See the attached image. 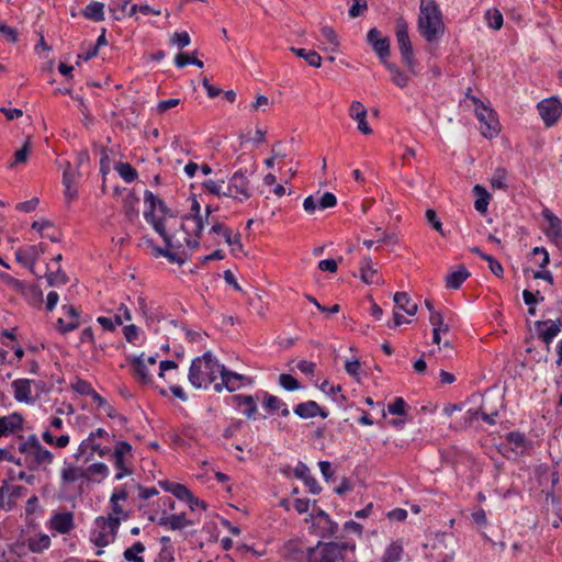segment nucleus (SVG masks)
Listing matches in <instances>:
<instances>
[{"instance_id": "18", "label": "nucleus", "mask_w": 562, "mask_h": 562, "mask_svg": "<svg viewBox=\"0 0 562 562\" xmlns=\"http://www.w3.org/2000/svg\"><path fill=\"white\" fill-rule=\"evenodd\" d=\"M48 528L60 535L69 533L75 528L74 514L71 512L55 513L48 521Z\"/></svg>"}, {"instance_id": "55", "label": "nucleus", "mask_w": 562, "mask_h": 562, "mask_svg": "<svg viewBox=\"0 0 562 562\" xmlns=\"http://www.w3.org/2000/svg\"><path fill=\"white\" fill-rule=\"evenodd\" d=\"M117 4L111 3L109 9L112 13L114 20L120 21L125 15L126 7L132 2V0H117Z\"/></svg>"}, {"instance_id": "34", "label": "nucleus", "mask_w": 562, "mask_h": 562, "mask_svg": "<svg viewBox=\"0 0 562 562\" xmlns=\"http://www.w3.org/2000/svg\"><path fill=\"white\" fill-rule=\"evenodd\" d=\"M394 303L396 308L404 311L406 314L413 316L417 312V304L414 303L406 292H396L394 294Z\"/></svg>"}, {"instance_id": "60", "label": "nucleus", "mask_w": 562, "mask_h": 562, "mask_svg": "<svg viewBox=\"0 0 562 562\" xmlns=\"http://www.w3.org/2000/svg\"><path fill=\"white\" fill-rule=\"evenodd\" d=\"M71 389L76 393L85 396H89L94 390L90 382L82 379H77L74 383H71Z\"/></svg>"}, {"instance_id": "52", "label": "nucleus", "mask_w": 562, "mask_h": 562, "mask_svg": "<svg viewBox=\"0 0 562 562\" xmlns=\"http://www.w3.org/2000/svg\"><path fill=\"white\" fill-rule=\"evenodd\" d=\"M132 363L134 367V371H135L136 375L139 378V380L143 383H147L150 380V375H149V372L146 368L144 360L142 358L137 357L133 360Z\"/></svg>"}, {"instance_id": "17", "label": "nucleus", "mask_w": 562, "mask_h": 562, "mask_svg": "<svg viewBox=\"0 0 562 562\" xmlns=\"http://www.w3.org/2000/svg\"><path fill=\"white\" fill-rule=\"evenodd\" d=\"M63 311L65 314V318L59 317L56 322V328L61 334L70 333L77 329L80 325L79 322V313L77 308L72 305H64Z\"/></svg>"}, {"instance_id": "32", "label": "nucleus", "mask_w": 562, "mask_h": 562, "mask_svg": "<svg viewBox=\"0 0 562 562\" xmlns=\"http://www.w3.org/2000/svg\"><path fill=\"white\" fill-rule=\"evenodd\" d=\"M293 412L303 419L313 418L319 413V405L315 401H306L294 406Z\"/></svg>"}, {"instance_id": "47", "label": "nucleus", "mask_w": 562, "mask_h": 562, "mask_svg": "<svg viewBox=\"0 0 562 562\" xmlns=\"http://www.w3.org/2000/svg\"><path fill=\"white\" fill-rule=\"evenodd\" d=\"M224 180L214 181L212 179L205 180L202 187L205 192L217 198L226 196V190L223 189Z\"/></svg>"}, {"instance_id": "63", "label": "nucleus", "mask_w": 562, "mask_h": 562, "mask_svg": "<svg viewBox=\"0 0 562 562\" xmlns=\"http://www.w3.org/2000/svg\"><path fill=\"white\" fill-rule=\"evenodd\" d=\"M482 259L488 263V268L494 276H496L497 278L503 277V266L496 258H494L492 255H484L482 256Z\"/></svg>"}, {"instance_id": "19", "label": "nucleus", "mask_w": 562, "mask_h": 562, "mask_svg": "<svg viewBox=\"0 0 562 562\" xmlns=\"http://www.w3.org/2000/svg\"><path fill=\"white\" fill-rule=\"evenodd\" d=\"M536 330L538 333V337L549 346L552 340L559 335L561 331V322L558 321L554 323L551 319L548 321H537L535 323Z\"/></svg>"}, {"instance_id": "13", "label": "nucleus", "mask_w": 562, "mask_h": 562, "mask_svg": "<svg viewBox=\"0 0 562 562\" xmlns=\"http://www.w3.org/2000/svg\"><path fill=\"white\" fill-rule=\"evenodd\" d=\"M367 42L383 65L389 63L387 58L390 56L391 41L387 36H383L380 30L373 27L367 33Z\"/></svg>"}, {"instance_id": "11", "label": "nucleus", "mask_w": 562, "mask_h": 562, "mask_svg": "<svg viewBox=\"0 0 562 562\" xmlns=\"http://www.w3.org/2000/svg\"><path fill=\"white\" fill-rule=\"evenodd\" d=\"M475 115L477 120L483 124L482 125V135L486 138H493L498 134V120L496 119V113L493 109L486 106L484 103L480 102L475 106Z\"/></svg>"}, {"instance_id": "43", "label": "nucleus", "mask_w": 562, "mask_h": 562, "mask_svg": "<svg viewBox=\"0 0 562 562\" xmlns=\"http://www.w3.org/2000/svg\"><path fill=\"white\" fill-rule=\"evenodd\" d=\"M145 551V546L140 541H136L131 548H127L123 557L128 562H145L144 558L138 555Z\"/></svg>"}, {"instance_id": "5", "label": "nucleus", "mask_w": 562, "mask_h": 562, "mask_svg": "<svg viewBox=\"0 0 562 562\" xmlns=\"http://www.w3.org/2000/svg\"><path fill=\"white\" fill-rule=\"evenodd\" d=\"M395 37L403 63L409 72L416 74V59L408 34V22L404 16H398L395 20Z\"/></svg>"}, {"instance_id": "6", "label": "nucleus", "mask_w": 562, "mask_h": 562, "mask_svg": "<svg viewBox=\"0 0 562 562\" xmlns=\"http://www.w3.org/2000/svg\"><path fill=\"white\" fill-rule=\"evenodd\" d=\"M133 448L131 443H128L125 440L116 441L113 448V452L111 453V460L113 461V464L117 470L114 480L120 481L133 473Z\"/></svg>"}, {"instance_id": "51", "label": "nucleus", "mask_w": 562, "mask_h": 562, "mask_svg": "<svg viewBox=\"0 0 562 562\" xmlns=\"http://www.w3.org/2000/svg\"><path fill=\"white\" fill-rule=\"evenodd\" d=\"M175 64L178 68H183L187 65H194L199 68L203 67V61L195 58L194 56H190L186 53H179L175 58Z\"/></svg>"}, {"instance_id": "45", "label": "nucleus", "mask_w": 562, "mask_h": 562, "mask_svg": "<svg viewBox=\"0 0 562 562\" xmlns=\"http://www.w3.org/2000/svg\"><path fill=\"white\" fill-rule=\"evenodd\" d=\"M50 546V539L47 535L41 533L36 538L29 539V549L34 553H40Z\"/></svg>"}, {"instance_id": "30", "label": "nucleus", "mask_w": 562, "mask_h": 562, "mask_svg": "<svg viewBox=\"0 0 562 562\" xmlns=\"http://www.w3.org/2000/svg\"><path fill=\"white\" fill-rule=\"evenodd\" d=\"M470 276V272L464 266H459L456 271L446 277V288L458 290Z\"/></svg>"}, {"instance_id": "41", "label": "nucleus", "mask_w": 562, "mask_h": 562, "mask_svg": "<svg viewBox=\"0 0 562 562\" xmlns=\"http://www.w3.org/2000/svg\"><path fill=\"white\" fill-rule=\"evenodd\" d=\"M94 524H101L103 526H106L108 530H109V533H110V537H111L112 541H114L115 536H116L117 530H119L120 525H121V519H120V517H116V516H113V515L110 514L108 517L98 516L94 519Z\"/></svg>"}, {"instance_id": "59", "label": "nucleus", "mask_w": 562, "mask_h": 562, "mask_svg": "<svg viewBox=\"0 0 562 562\" xmlns=\"http://www.w3.org/2000/svg\"><path fill=\"white\" fill-rule=\"evenodd\" d=\"M406 406L403 397H395L393 403L387 405V411L392 415L406 416Z\"/></svg>"}, {"instance_id": "31", "label": "nucleus", "mask_w": 562, "mask_h": 562, "mask_svg": "<svg viewBox=\"0 0 562 562\" xmlns=\"http://www.w3.org/2000/svg\"><path fill=\"white\" fill-rule=\"evenodd\" d=\"M404 553L403 541H392L384 550L381 562H400Z\"/></svg>"}, {"instance_id": "50", "label": "nucleus", "mask_w": 562, "mask_h": 562, "mask_svg": "<svg viewBox=\"0 0 562 562\" xmlns=\"http://www.w3.org/2000/svg\"><path fill=\"white\" fill-rule=\"evenodd\" d=\"M137 304L140 313L147 321L159 322L160 319H162V315L160 313H154L153 311L149 310V305L146 302V297L142 295L138 296Z\"/></svg>"}, {"instance_id": "3", "label": "nucleus", "mask_w": 562, "mask_h": 562, "mask_svg": "<svg viewBox=\"0 0 562 562\" xmlns=\"http://www.w3.org/2000/svg\"><path fill=\"white\" fill-rule=\"evenodd\" d=\"M355 542H322L310 548L307 551V562H356L346 557V552H355Z\"/></svg>"}, {"instance_id": "33", "label": "nucleus", "mask_w": 562, "mask_h": 562, "mask_svg": "<svg viewBox=\"0 0 562 562\" xmlns=\"http://www.w3.org/2000/svg\"><path fill=\"white\" fill-rule=\"evenodd\" d=\"M81 14L90 21L101 22L105 19L104 16V4L99 1H92L85 9H82Z\"/></svg>"}, {"instance_id": "58", "label": "nucleus", "mask_w": 562, "mask_h": 562, "mask_svg": "<svg viewBox=\"0 0 562 562\" xmlns=\"http://www.w3.org/2000/svg\"><path fill=\"white\" fill-rule=\"evenodd\" d=\"M78 177V169L74 168L71 164L67 161L63 171V184H75Z\"/></svg>"}, {"instance_id": "64", "label": "nucleus", "mask_w": 562, "mask_h": 562, "mask_svg": "<svg viewBox=\"0 0 562 562\" xmlns=\"http://www.w3.org/2000/svg\"><path fill=\"white\" fill-rule=\"evenodd\" d=\"M506 441L514 445L516 448H525L527 439L525 434L519 431H510L506 435Z\"/></svg>"}, {"instance_id": "27", "label": "nucleus", "mask_w": 562, "mask_h": 562, "mask_svg": "<svg viewBox=\"0 0 562 562\" xmlns=\"http://www.w3.org/2000/svg\"><path fill=\"white\" fill-rule=\"evenodd\" d=\"M54 460L53 453L47 450L45 447H38L37 449L33 450V453L31 454V458L26 464V467L30 470H35L36 468L44 465V464H50Z\"/></svg>"}, {"instance_id": "23", "label": "nucleus", "mask_w": 562, "mask_h": 562, "mask_svg": "<svg viewBox=\"0 0 562 562\" xmlns=\"http://www.w3.org/2000/svg\"><path fill=\"white\" fill-rule=\"evenodd\" d=\"M262 395V406L270 413L279 412L282 417L290 415L289 407L284 401L266 391H260Z\"/></svg>"}, {"instance_id": "15", "label": "nucleus", "mask_w": 562, "mask_h": 562, "mask_svg": "<svg viewBox=\"0 0 562 562\" xmlns=\"http://www.w3.org/2000/svg\"><path fill=\"white\" fill-rule=\"evenodd\" d=\"M336 195L331 192H325L319 198H316L314 195H308L307 198H305L303 202V207L306 213L313 214L316 210L324 211L326 209L336 206Z\"/></svg>"}, {"instance_id": "53", "label": "nucleus", "mask_w": 562, "mask_h": 562, "mask_svg": "<svg viewBox=\"0 0 562 562\" xmlns=\"http://www.w3.org/2000/svg\"><path fill=\"white\" fill-rule=\"evenodd\" d=\"M321 528L319 536L331 537L338 531V524L331 520L330 516L327 519H324L321 525H317Z\"/></svg>"}, {"instance_id": "25", "label": "nucleus", "mask_w": 562, "mask_h": 562, "mask_svg": "<svg viewBox=\"0 0 562 562\" xmlns=\"http://www.w3.org/2000/svg\"><path fill=\"white\" fill-rule=\"evenodd\" d=\"M158 484L164 491L171 493L180 501L187 502L188 499H192V492L183 484L168 480L159 481Z\"/></svg>"}, {"instance_id": "35", "label": "nucleus", "mask_w": 562, "mask_h": 562, "mask_svg": "<svg viewBox=\"0 0 562 562\" xmlns=\"http://www.w3.org/2000/svg\"><path fill=\"white\" fill-rule=\"evenodd\" d=\"M95 529L91 531L90 539L94 546L98 548H104L112 542L109 530L106 526L101 524H94Z\"/></svg>"}, {"instance_id": "7", "label": "nucleus", "mask_w": 562, "mask_h": 562, "mask_svg": "<svg viewBox=\"0 0 562 562\" xmlns=\"http://www.w3.org/2000/svg\"><path fill=\"white\" fill-rule=\"evenodd\" d=\"M183 220L187 222H192V233L193 236H190L188 229L186 228L184 224H181V229L184 232V241L186 245L191 248L195 249L200 246V239L202 232L204 229V217L201 215V206L199 201L193 198L190 213L183 216Z\"/></svg>"}, {"instance_id": "16", "label": "nucleus", "mask_w": 562, "mask_h": 562, "mask_svg": "<svg viewBox=\"0 0 562 562\" xmlns=\"http://www.w3.org/2000/svg\"><path fill=\"white\" fill-rule=\"evenodd\" d=\"M542 217L548 222L546 236L557 246L562 245V221L549 209L542 210Z\"/></svg>"}, {"instance_id": "38", "label": "nucleus", "mask_w": 562, "mask_h": 562, "mask_svg": "<svg viewBox=\"0 0 562 562\" xmlns=\"http://www.w3.org/2000/svg\"><path fill=\"white\" fill-rule=\"evenodd\" d=\"M291 52L297 57L303 58L310 66L315 68L321 67L322 57L317 52L296 47H291Z\"/></svg>"}, {"instance_id": "2", "label": "nucleus", "mask_w": 562, "mask_h": 562, "mask_svg": "<svg viewBox=\"0 0 562 562\" xmlns=\"http://www.w3.org/2000/svg\"><path fill=\"white\" fill-rule=\"evenodd\" d=\"M222 364L211 351L194 358L189 368L188 379L195 389H207L217 375H221Z\"/></svg>"}, {"instance_id": "28", "label": "nucleus", "mask_w": 562, "mask_h": 562, "mask_svg": "<svg viewBox=\"0 0 562 562\" xmlns=\"http://www.w3.org/2000/svg\"><path fill=\"white\" fill-rule=\"evenodd\" d=\"M15 260L22 266L29 268L32 273H35L34 266L38 260V257L31 246H24L16 249Z\"/></svg>"}, {"instance_id": "26", "label": "nucleus", "mask_w": 562, "mask_h": 562, "mask_svg": "<svg viewBox=\"0 0 562 562\" xmlns=\"http://www.w3.org/2000/svg\"><path fill=\"white\" fill-rule=\"evenodd\" d=\"M360 278L367 284H380L382 277L376 269L373 268L370 258H363L360 263Z\"/></svg>"}, {"instance_id": "48", "label": "nucleus", "mask_w": 562, "mask_h": 562, "mask_svg": "<svg viewBox=\"0 0 562 562\" xmlns=\"http://www.w3.org/2000/svg\"><path fill=\"white\" fill-rule=\"evenodd\" d=\"M487 25L493 30H499L503 26V14L498 9H490L485 12Z\"/></svg>"}, {"instance_id": "24", "label": "nucleus", "mask_w": 562, "mask_h": 562, "mask_svg": "<svg viewBox=\"0 0 562 562\" xmlns=\"http://www.w3.org/2000/svg\"><path fill=\"white\" fill-rule=\"evenodd\" d=\"M24 418L20 413H12L8 416L0 417V434L8 436L19 430L23 426Z\"/></svg>"}, {"instance_id": "4", "label": "nucleus", "mask_w": 562, "mask_h": 562, "mask_svg": "<svg viewBox=\"0 0 562 562\" xmlns=\"http://www.w3.org/2000/svg\"><path fill=\"white\" fill-rule=\"evenodd\" d=\"M144 202L147 206L144 211L146 222L153 226L154 231L159 236H164L166 217L172 216L170 209L160 198L149 190L144 192Z\"/></svg>"}, {"instance_id": "39", "label": "nucleus", "mask_w": 562, "mask_h": 562, "mask_svg": "<svg viewBox=\"0 0 562 562\" xmlns=\"http://www.w3.org/2000/svg\"><path fill=\"white\" fill-rule=\"evenodd\" d=\"M384 66L390 71L391 80L395 86L398 88L407 87L409 77L404 71H402L395 64L392 63H386Z\"/></svg>"}, {"instance_id": "12", "label": "nucleus", "mask_w": 562, "mask_h": 562, "mask_svg": "<svg viewBox=\"0 0 562 562\" xmlns=\"http://www.w3.org/2000/svg\"><path fill=\"white\" fill-rule=\"evenodd\" d=\"M221 382L214 384L215 392L220 393L223 389H226L228 392H234L238 390L243 383H251L250 378L239 374L237 372L228 370L224 364H222L221 369Z\"/></svg>"}, {"instance_id": "49", "label": "nucleus", "mask_w": 562, "mask_h": 562, "mask_svg": "<svg viewBox=\"0 0 562 562\" xmlns=\"http://www.w3.org/2000/svg\"><path fill=\"white\" fill-rule=\"evenodd\" d=\"M278 383L282 389L289 392H293L302 387L297 379L288 373L280 374Z\"/></svg>"}, {"instance_id": "56", "label": "nucleus", "mask_w": 562, "mask_h": 562, "mask_svg": "<svg viewBox=\"0 0 562 562\" xmlns=\"http://www.w3.org/2000/svg\"><path fill=\"white\" fill-rule=\"evenodd\" d=\"M506 175H507V172L504 168H497L495 170V173L491 181L492 188L506 190L507 189Z\"/></svg>"}, {"instance_id": "37", "label": "nucleus", "mask_w": 562, "mask_h": 562, "mask_svg": "<svg viewBox=\"0 0 562 562\" xmlns=\"http://www.w3.org/2000/svg\"><path fill=\"white\" fill-rule=\"evenodd\" d=\"M473 191L477 195L476 200L474 201V209L481 213L484 214L487 211V206L491 200V194L487 192V190L480 184L474 186Z\"/></svg>"}, {"instance_id": "54", "label": "nucleus", "mask_w": 562, "mask_h": 562, "mask_svg": "<svg viewBox=\"0 0 562 562\" xmlns=\"http://www.w3.org/2000/svg\"><path fill=\"white\" fill-rule=\"evenodd\" d=\"M429 322L432 326V330L439 331V333H448L449 331V325L445 324L443 317L439 312H431L429 315Z\"/></svg>"}, {"instance_id": "10", "label": "nucleus", "mask_w": 562, "mask_h": 562, "mask_svg": "<svg viewBox=\"0 0 562 562\" xmlns=\"http://www.w3.org/2000/svg\"><path fill=\"white\" fill-rule=\"evenodd\" d=\"M537 110L547 127L555 125L562 116V103L557 97L541 100L537 104Z\"/></svg>"}, {"instance_id": "36", "label": "nucleus", "mask_w": 562, "mask_h": 562, "mask_svg": "<svg viewBox=\"0 0 562 562\" xmlns=\"http://www.w3.org/2000/svg\"><path fill=\"white\" fill-rule=\"evenodd\" d=\"M85 472H87L86 480H92L101 482L109 475V468L105 463L98 462L89 465Z\"/></svg>"}, {"instance_id": "61", "label": "nucleus", "mask_w": 562, "mask_h": 562, "mask_svg": "<svg viewBox=\"0 0 562 562\" xmlns=\"http://www.w3.org/2000/svg\"><path fill=\"white\" fill-rule=\"evenodd\" d=\"M368 11L367 0H353L351 7L348 10L350 18H358L363 15Z\"/></svg>"}, {"instance_id": "8", "label": "nucleus", "mask_w": 562, "mask_h": 562, "mask_svg": "<svg viewBox=\"0 0 562 562\" xmlns=\"http://www.w3.org/2000/svg\"><path fill=\"white\" fill-rule=\"evenodd\" d=\"M226 196L237 202H245L252 196V188L247 177V169H238L228 179Z\"/></svg>"}, {"instance_id": "29", "label": "nucleus", "mask_w": 562, "mask_h": 562, "mask_svg": "<svg viewBox=\"0 0 562 562\" xmlns=\"http://www.w3.org/2000/svg\"><path fill=\"white\" fill-rule=\"evenodd\" d=\"M139 198L135 194V192H130L123 200V212L126 220L133 223L138 218Z\"/></svg>"}, {"instance_id": "40", "label": "nucleus", "mask_w": 562, "mask_h": 562, "mask_svg": "<svg viewBox=\"0 0 562 562\" xmlns=\"http://www.w3.org/2000/svg\"><path fill=\"white\" fill-rule=\"evenodd\" d=\"M94 524H101L103 526H106L108 530H109V533H110V537H111L112 541H114L115 536H116L117 530H119L120 525H121V519H120V517H116V516H113V515L110 514L108 517L98 516L94 519Z\"/></svg>"}, {"instance_id": "9", "label": "nucleus", "mask_w": 562, "mask_h": 562, "mask_svg": "<svg viewBox=\"0 0 562 562\" xmlns=\"http://www.w3.org/2000/svg\"><path fill=\"white\" fill-rule=\"evenodd\" d=\"M160 237L164 239L165 247H155V255L166 258L171 263L183 265L188 259V255L183 250V243L186 244V241L177 239L166 228L165 235Z\"/></svg>"}, {"instance_id": "21", "label": "nucleus", "mask_w": 562, "mask_h": 562, "mask_svg": "<svg viewBox=\"0 0 562 562\" xmlns=\"http://www.w3.org/2000/svg\"><path fill=\"white\" fill-rule=\"evenodd\" d=\"M349 115L351 119L357 121L358 123V130L369 135L372 133V128L369 126V123L367 122V109L360 101H352L349 106Z\"/></svg>"}, {"instance_id": "22", "label": "nucleus", "mask_w": 562, "mask_h": 562, "mask_svg": "<svg viewBox=\"0 0 562 562\" xmlns=\"http://www.w3.org/2000/svg\"><path fill=\"white\" fill-rule=\"evenodd\" d=\"M33 383L30 379H16L11 383L14 393V400L19 403H33L31 384Z\"/></svg>"}, {"instance_id": "1", "label": "nucleus", "mask_w": 562, "mask_h": 562, "mask_svg": "<svg viewBox=\"0 0 562 562\" xmlns=\"http://www.w3.org/2000/svg\"><path fill=\"white\" fill-rule=\"evenodd\" d=\"M442 12L435 0H420L417 31L429 44L438 43L445 34Z\"/></svg>"}, {"instance_id": "20", "label": "nucleus", "mask_w": 562, "mask_h": 562, "mask_svg": "<svg viewBox=\"0 0 562 562\" xmlns=\"http://www.w3.org/2000/svg\"><path fill=\"white\" fill-rule=\"evenodd\" d=\"M193 524L194 521L188 519L184 513L167 514L166 510H164L161 517L158 519L159 526L170 530H182Z\"/></svg>"}, {"instance_id": "42", "label": "nucleus", "mask_w": 562, "mask_h": 562, "mask_svg": "<svg viewBox=\"0 0 562 562\" xmlns=\"http://www.w3.org/2000/svg\"><path fill=\"white\" fill-rule=\"evenodd\" d=\"M115 170L126 183L135 181L138 177L137 170L128 162H117Z\"/></svg>"}, {"instance_id": "62", "label": "nucleus", "mask_w": 562, "mask_h": 562, "mask_svg": "<svg viewBox=\"0 0 562 562\" xmlns=\"http://www.w3.org/2000/svg\"><path fill=\"white\" fill-rule=\"evenodd\" d=\"M209 233L222 236L224 240L229 239V237L233 235L232 229L227 225L218 221L212 224V227Z\"/></svg>"}, {"instance_id": "44", "label": "nucleus", "mask_w": 562, "mask_h": 562, "mask_svg": "<svg viewBox=\"0 0 562 562\" xmlns=\"http://www.w3.org/2000/svg\"><path fill=\"white\" fill-rule=\"evenodd\" d=\"M87 472L77 467H67L61 470V481L64 483H74L80 477L86 479Z\"/></svg>"}, {"instance_id": "46", "label": "nucleus", "mask_w": 562, "mask_h": 562, "mask_svg": "<svg viewBox=\"0 0 562 562\" xmlns=\"http://www.w3.org/2000/svg\"><path fill=\"white\" fill-rule=\"evenodd\" d=\"M46 278L50 286L64 285L69 281V278L60 266H58L55 271L46 272Z\"/></svg>"}, {"instance_id": "14", "label": "nucleus", "mask_w": 562, "mask_h": 562, "mask_svg": "<svg viewBox=\"0 0 562 562\" xmlns=\"http://www.w3.org/2000/svg\"><path fill=\"white\" fill-rule=\"evenodd\" d=\"M259 394L260 392H258L256 396L235 394L229 397L231 404L240 409L248 419H255L258 412L257 400L259 398Z\"/></svg>"}, {"instance_id": "57", "label": "nucleus", "mask_w": 562, "mask_h": 562, "mask_svg": "<svg viewBox=\"0 0 562 562\" xmlns=\"http://www.w3.org/2000/svg\"><path fill=\"white\" fill-rule=\"evenodd\" d=\"M30 153V140H25L23 146L14 153V160L10 162L9 167L13 168L15 165L24 164L27 160Z\"/></svg>"}]
</instances>
